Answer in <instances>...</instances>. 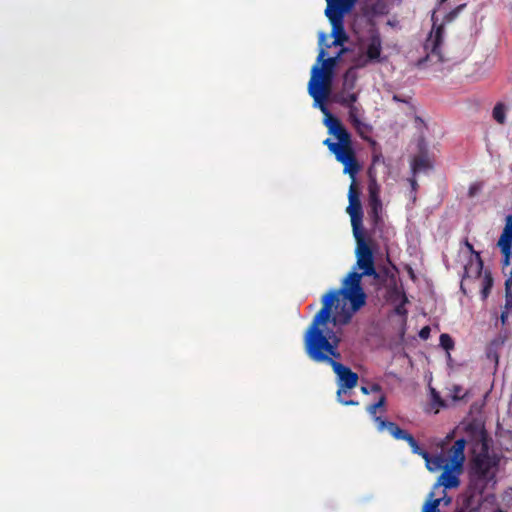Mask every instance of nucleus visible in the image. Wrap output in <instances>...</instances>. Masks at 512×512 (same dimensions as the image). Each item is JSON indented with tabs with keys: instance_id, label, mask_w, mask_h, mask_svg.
<instances>
[{
	"instance_id": "obj_24",
	"label": "nucleus",
	"mask_w": 512,
	"mask_h": 512,
	"mask_svg": "<svg viewBox=\"0 0 512 512\" xmlns=\"http://www.w3.org/2000/svg\"><path fill=\"white\" fill-rule=\"evenodd\" d=\"M440 346L446 351L454 348V341L449 334L443 333L440 335Z\"/></svg>"
},
{
	"instance_id": "obj_29",
	"label": "nucleus",
	"mask_w": 512,
	"mask_h": 512,
	"mask_svg": "<svg viewBox=\"0 0 512 512\" xmlns=\"http://www.w3.org/2000/svg\"><path fill=\"white\" fill-rule=\"evenodd\" d=\"M381 161H383L382 153L376 150V146H373L372 164L375 165Z\"/></svg>"
},
{
	"instance_id": "obj_17",
	"label": "nucleus",
	"mask_w": 512,
	"mask_h": 512,
	"mask_svg": "<svg viewBox=\"0 0 512 512\" xmlns=\"http://www.w3.org/2000/svg\"><path fill=\"white\" fill-rule=\"evenodd\" d=\"M358 79L355 67H350L343 75L342 89L353 91Z\"/></svg>"
},
{
	"instance_id": "obj_16",
	"label": "nucleus",
	"mask_w": 512,
	"mask_h": 512,
	"mask_svg": "<svg viewBox=\"0 0 512 512\" xmlns=\"http://www.w3.org/2000/svg\"><path fill=\"white\" fill-rule=\"evenodd\" d=\"M385 405H386V396L381 395L379 400L376 403H373L367 407V412L370 414V416L373 418L374 422L377 425V430L379 431V420H384L382 417L377 416V410L382 409V412H385Z\"/></svg>"
},
{
	"instance_id": "obj_3",
	"label": "nucleus",
	"mask_w": 512,
	"mask_h": 512,
	"mask_svg": "<svg viewBox=\"0 0 512 512\" xmlns=\"http://www.w3.org/2000/svg\"><path fill=\"white\" fill-rule=\"evenodd\" d=\"M379 420V432L387 430L396 440H404L410 446L412 452L421 456L430 472L442 470L437 478L435 488L444 487V489H454L460 486V476L463 473L465 463L466 440L457 439L448 449L447 453H438L431 455L428 451L421 448L412 434L400 428L396 423L388 420Z\"/></svg>"
},
{
	"instance_id": "obj_20",
	"label": "nucleus",
	"mask_w": 512,
	"mask_h": 512,
	"mask_svg": "<svg viewBox=\"0 0 512 512\" xmlns=\"http://www.w3.org/2000/svg\"><path fill=\"white\" fill-rule=\"evenodd\" d=\"M430 163L429 160L424 156H416L412 162V172L416 174L423 170L429 169Z\"/></svg>"
},
{
	"instance_id": "obj_18",
	"label": "nucleus",
	"mask_w": 512,
	"mask_h": 512,
	"mask_svg": "<svg viewBox=\"0 0 512 512\" xmlns=\"http://www.w3.org/2000/svg\"><path fill=\"white\" fill-rule=\"evenodd\" d=\"M394 293L401 297V301L395 305L394 313L396 315L406 318L408 311L405 308V306L408 303V298H407L404 290L399 287H395Z\"/></svg>"
},
{
	"instance_id": "obj_7",
	"label": "nucleus",
	"mask_w": 512,
	"mask_h": 512,
	"mask_svg": "<svg viewBox=\"0 0 512 512\" xmlns=\"http://www.w3.org/2000/svg\"><path fill=\"white\" fill-rule=\"evenodd\" d=\"M356 2L357 0H326L325 15L331 23V35L334 37L332 46H342L348 41V35L344 27V16L354 8Z\"/></svg>"
},
{
	"instance_id": "obj_35",
	"label": "nucleus",
	"mask_w": 512,
	"mask_h": 512,
	"mask_svg": "<svg viewBox=\"0 0 512 512\" xmlns=\"http://www.w3.org/2000/svg\"><path fill=\"white\" fill-rule=\"evenodd\" d=\"M451 502L450 498L445 499V504H449Z\"/></svg>"
},
{
	"instance_id": "obj_32",
	"label": "nucleus",
	"mask_w": 512,
	"mask_h": 512,
	"mask_svg": "<svg viewBox=\"0 0 512 512\" xmlns=\"http://www.w3.org/2000/svg\"><path fill=\"white\" fill-rule=\"evenodd\" d=\"M508 311L509 310H506L504 309L502 312H501V315H500V321H501V324L504 326L506 325L507 321H508Z\"/></svg>"
},
{
	"instance_id": "obj_5",
	"label": "nucleus",
	"mask_w": 512,
	"mask_h": 512,
	"mask_svg": "<svg viewBox=\"0 0 512 512\" xmlns=\"http://www.w3.org/2000/svg\"><path fill=\"white\" fill-rule=\"evenodd\" d=\"M344 51L345 49H342L335 57L325 59L326 52L324 49H321L317 57V62L321 63L322 66L319 67V65L316 64L312 67L311 78L308 83V92L319 105L320 109L322 104L327 108L325 101L331 91L333 71L338 59Z\"/></svg>"
},
{
	"instance_id": "obj_30",
	"label": "nucleus",
	"mask_w": 512,
	"mask_h": 512,
	"mask_svg": "<svg viewBox=\"0 0 512 512\" xmlns=\"http://www.w3.org/2000/svg\"><path fill=\"white\" fill-rule=\"evenodd\" d=\"M409 183L411 185V190H412V193H413V201L416 200V191L418 189V183L416 181V179L413 177V178H410L409 179Z\"/></svg>"
},
{
	"instance_id": "obj_22",
	"label": "nucleus",
	"mask_w": 512,
	"mask_h": 512,
	"mask_svg": "<svg viewBox=\"0 0 512 512\" xmlns=\"http://www.w3.org/2000/svg\"><path fill=\"white\" fill-rule=\"evenodd\" d=\"M493 118L499 123L504 124L506 120L505 106L502 103H498L493 108Z\"/></svg>"
},
{
	"instance_id": "obj_12",
	"label": "nucleus",
	"mask_w": 512,
	"mask_h": 512,
	"mask_svg": "<svg viewBox=\"0 0 512 512\" xmlns=\"http://www.w3.org/2000/svg\"><path fill=\"white\" fill-rule=\"evenodd\" d=\"M382 40L379 34L370 37L366 47L365 59H360L356 65L357 68H363L370 62H381Z\"/></svg>"
},
{
	"instance_id": "obj_31",
	"label": "nucleus",
	"mask_w": 512,
	"mask_h": 512,
	"mask_svg": "<svg viewBox=\"0 0 512 512\" xmlns=\"http://www.w3.org/2000/svg\"><path fill=\"white\" fill-rule=\"evenodd\" d=\"M419 336L424 340L428 339L430 336V328L428 326L423 327L419 332Z\"/></svg>"
},
{
	"instance_id": "obj_21",
	"label": "nucleus",
	"mask_w": 512,
	"mask_h": 512,
	"mask_svg": "<svg viewBox=\"0 0 512 512\" xmlns=\"http://www.w3.org/2000/svg\"><path fill=\"white\" fill-rule=\"evenodd\" d=\"M465 246L466 248L468 249V251L475 255V258H476V270H475V273L477 276H480L481 272H482V269H483V261L481 259V255L478 251H475L474 250V247L473 245L468 241L466 240L465 241Z\"/></svg>"
},
{
	"instance_id": "obj_15",
	"label": "nucleus",
	"mask_w": 512,
	"mask_h": 512,
	"mask_svg": "<svg viewBox=\"0 0 512 512\" xmlns=\"http://www.w3.org/2000/svg\"><path fill=\"white\" fill-rule=\"evenodd\" d=\"M505 280V306L504 309H512V268L502 269Z\"/></svg>"
},
{
	"instance_id": "obj_10",
	"label": "nucleus",
	"mask_w": 512,
	"mask_h": 512,
	"mask_svg": "<svg viewBox=\"0 0 512 512\" xmlns=\"http://www.w3.org/2000/svg\"><path fill=\"white\" fill-rule=\"evenodd\" d=\"M497 245L503 255L502 269L512 268V215L506 217V224Z\"/></svg>"
},
{
	"instance_id": "obj_14",
	"label": "nucleus",
	"mask_w": 512,
	"mask_h": 512,
	"mask_svg": "<svg viewBox=\"0 0 512 512\" xmlns=\"http://www.w3.org/2000/svg\"><path fill=\"white\" fill-rule=\"evenodd\" d=\"M358 98V92L341 89V91L335 96V101L341 106L347 107L356 103Z\"/></svg>"
},
{
	"instance_id": "obj_2",
	"label": "nucleus",
	"mask_w": 512,
	"mask_h": 512,
	"mask_svg": "<svg viewBox=\"0 0 512 512\" xmlns=\"http://www.w3.org/2000/svg\"><path fill=\"white\" fill-rule=\"evenodd\" d=\"M329 324H332V315L324 312H317L314 315L303 337L305 353L313 362L325 363L332 367L337 376V400L345 406H357L359 402L356 400L342 399V394L357 386L359 376L339 362L342 333L329 328Z\"/></svg>"
},
{
	"instance_id": "obj_37",
	"label": "nucleus",
	"mask_w": 512,
	"mask_h": 512,
	"mask_svg": "<svg viewBox=\"0 0 512 512\" xmlns=\"http://www.w3.org/2000/svg\"><path fill=\"white\" fill-rule=\"evenodd\" d=\"M324 39V35H321L320 42H322Z\"/></svg>"
},
{
	"instance_id": "obj_9",
	"label": "nucleus",
	"mask_w": 512,
	"mask_h": 512,
	"mask_svg": "<svg viewBox=\"0 0 512 512\" xmlns=\"http://www.w3.org/2000/svg\"><path fill=\"white\" fill-rule=\"evenodd\" d=\"M485 489L470 481L466 491L458 498L459 512L477 511L481 506Z\"/></svg>"
},
{
	"instance_id": "obj_23",
	"label": "nucleus",
	"mask_w": 512,
	"mask_h": 512,
	"mask_svg": "<svg viewBox=\"0 0 512 512\" xmlns=\"http://www.w3.org/2000/svg\"><path fill=\"white\" fill-rule=\"evenodd\" d=\"M493 286V278L489 272L485 273L484 279H483V286H482V297L483 299H486L492 289Z\"/></svg>"
},
{
	"instance_id": "obj_25",
	"label": "nucleus",
	"mask_w": 512,
	"mask_h": 512,
	"mask_svg": "<svg viewBox=\"0 0 512 512\" xmlns=\"http://www.w3.org/2000/svg\"><path fill=\"white\" fill-rule=\"evenodd\" d=\"M346 108H348L349 121L351 123L357 122L360 119L361 109L355 103Z\"/></svg>"
},
{
	"instance_id": "obj_11",
	"label": "nucleus",
	"mask_w": 512,
	"mask_h": 512,
	"mask_svg": "<svg viewBox=\"0 0 512 512\" xmlns=\"http://www.w3.org/2000/svg\"><path fill=\"white\" fill-rule=\"evenodd\" d=\"M369 192V211L368 215L374 226L382 222V201L380 199V186L375 179H372L368 185Z\"/></svg>"
},
{
	"instance_id": "obj_13",
	"label": "nucleus",
	"mask_w": 512,
	"mask_h": 512,
	"mask_svg": "<svg viewBox=\"0 0 512 512\" xmlns=\"http://www.w3.org/2000/svg\"><path fill=\"white\" fill-rule=\"evenodd\" d=\"M348 200H349V205L346 210L351 218L353 233L363 232L362 227H361L363 212H362V205H361L360 198L348 199Z\"/></svg>"
},
{
	"instance_id": "obj_4",
	"label": "nucleus",
	"mask_w": 512,
	"mask_h": 512,
	"mask_svg": "<svg viewBox=\"0 0 512 512\" xmlns=\"http://www.w3.org/2000/svg\"><path fill=\"white\" fill-rule=\"evenodd\" d=\"M321 111L325 115L324 124L328 128L329 134L338 140V142H333L330 138H327L323 141V144L334 154L336 160L343 165V172L352 179L348 199L360 198V190L356 183V175L360 170V165L353 148L351 134L342 122L333 116L323 104L321 105Z\"/></svg>"
},
{
	"instance_id": "obj_8",
	"label": "nucleus",
	"mask_w": 512,
	"mask_h": 512,
	"mask_svg": "<svg viewBox=\"0 0 512 512\" xmlns=\"http://www.w3.org/2000/svg\"><path fill=\"white\" fill-rule=\"evenodd\" d=\"M462 5L456 7L449 13H447L444 17V21L441 24L437 23V18L435 16V11L432 13V30L425 41L424 48L426 51H429L431 54L438 56L441 60V46L443 43V37L445 32V24L452 22L459 14Z\"/></svg>"
},
{
	"instance_id": "obj_28",
	"label": "nucleus",
	"mask_w": 512,
	"mask_h": 512,
	"mask_svg": "<svg viewBox=\"0 0 512 512\" xmlns=\"http://www.w3.org/2000/svg\"><path fill=\"white\" fill-rule=\"evenodd\" d=\"M396 285L388 290V299L391 303L397 304L401 301V297L394 293Z\"/></svg>"
},
{
	"instance_id": "obj_27",
	"label": "nucleus",
	"mask_w": 512,
	"mask_h": 512,
	"mask_svg": "<svg viewBox=\"0 0 512 512\" xmlns=\"http://www.w3.org/2000/svg\"><path fill=\"white\" fill-rule=\"evenodd\" d=\"M361 392L365 395H368L370 393H379L382 391V387L378 383H373L370 387L362 386Z\"/></svg>"
},
{
	"instance_id": "obj_34",
	"label": "nucleus",
	"mask_w": 512,
	"mask_h": 512,
	"mask_svg": "<svg viewBox=\"0 0 512 512\" xmlns=\"http://www.w3.org/2000/svg\"><path fill=\"white\" fill-rule=\"evenodd\" d=\"M393 100L397 102H405L404 99H402L399 95L396 94L393 96Z\"/></svg>"
},
{
	"instance_id": "obj_19",
	"label": "nucleus",
	"mask_w": 512,
	"mask_h": 512,
	"mask_svg": "<svg viewBox=\"0 0 512 512\" xmlns=\"http://www.w3.org/2000/svg\"><path fill=\"white\" fill-rule=\"evenodd\" d=\"M351 124L356 129L360 137H362L365 140H368L372 146H377V142L375 140L370 139L366 136V134H369L372 131L371 125L361 121L360 119L357 120V122H353Z\"/></svg>"
},
{
	"instance_id": "obj_26",
	"label": "nucleus",
	"mask_w": 512,
	"mask_h": 512,
	"mask_svg": "<svg viewBox=\"0 0 512 512\" xmlns=\"http://www.w3.org/2000/svg\"><path fill=\"white\" fill-rule=\"evenodd\" d=\"M442 500H444V498L434 499L426 502L425 505L423 506L422 512H440L439 505Z\"/></svg>"
},
{
	"instance_id": "obj_36",
	"label": "nucleus",
	"mask_w": 512,
	"mask_h": 512,
	"mask_svg": "<svg viewBox=\"0 0 512 512\" xmlns=\"http://www.w3.org/2000/svg\"><path fill=\"white\" fill-rule=\"evenodd\" d=\"M496 343H497V341H496V340H494V341H492V342H491L490 346H492V345H494V344H496Z\"/></svg>"
},
{
	"instance_id": "obj_1",
	"label": "nucleus",
	"mask_w": 512,
	"mask_h": 512,
	"mask_svg": "<svg viewBox=\"0 0 512 512\" xmlns=\"http://www.w3.org/2000/svg\"><path fill=\"white\" fill-rule=\"evenodd\" d=\"M356 242V265L361 273L352 271L343 281L340 289H333L321 298L322 307L318 312L332 315V325L342 327L350 323L353 315L366 304V294L361 286L363 276L378 278L373 251L365 240L363 232L353 233Z\"/></svg>"
},
{
	"instance_id": "obj_6",
	"label": "nucleus",
	"mask_w": 512,
	"mask_h": 512,
	"mask_svg": "<svg viewBox=\"0 0 512 512\" xmlns=\"http://www.w3.org/2000/svg\"><path fill=\"white\" fill-rule=\"evenodd\" d=\"M480 451L471 463L470 481L474 485L487 488L492 482L495 483L499 458L489 452V440L486 431L482 429L479 433Z\"/></svg>"
},
{
	"instance_id": "obj_33",
	"label": "nucleus",
	"mask_w": 512,
	"mask_h": 512,
	"mask_svg": "<svg viewBox=\"0 0 512 512\" xmlns=\"http://www.w3.org/2000/svg\"><path fill=\"white\" fill-rule=\"evenodd\" d=\"M487 357L489 359L495 360L496 363H498V355L496 352H492L491 348L487 351Z\"/></svg>"
},
{
	"instance_id": "obj_38",
	"label": "nucleus",
	"mask_w": 512,
	"mask_h": 512,
	"mask_svg": "<svg viewBox=\"0 0 512 512\" xmlns=\"http://www.w3.org/2000/svg\"><path fill=\"white\" fill-rule=\"evenodd\" d=\"M465 271H466V273H468L469 272V268L465 267Z\"/></svg>"
}]
</instances>
